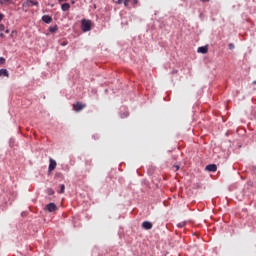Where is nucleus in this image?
Instances as JSON below:
<instances>
[{"mask_svg": "<svg viewBox=\"0 0 256 256\" xmlns=\"http://www.w3.org/2000/svg\"><path fill=\"white\" fill-rule=\"evenodd\" d=\"M82 31H84V33L91 31V22L89 20H82Z\"/></svg>", "mask_w": 256, "mask_h": 256, "instance_id": "f257e3e1", "label": "nucleus"}, {"mask_svg": "<svg viewBox=\"0 0 256 256\" xmlns=\"http://www.w3.org/2000/svg\"><path fill=\"white\" fill-rule=\"evenodd\" d=\"M85 107H87V105L81 102H77L76 104L73 105V109L74 111H76V113H79V111H83Z\"/></svg>", "mask_w": 256, "mask_h": 256, "instance_id": "f03ea898", "label": "nucleus"}, {"mask_svg": "<svg viewBox=\"0 0 256 256\" xmlns=\"http://www.w3.org/2000/svg\"><path fill=\"white\" fill-rule=\"evenodd\" d=\"M39 7V2L38 1H33V0H26L23 3V7Z\"/></svg>", "mask_w": 256, "mask_h": 256, "instance_id": "7ed1b4c3", "label": "nucleus"}, {"mask_svg": "<svg viewBox=\"0 0 256 256\" xmlns=\"http://www.w3.org/2000/svg\"><path fill=\"white\" fill-rule=\"evenodd\" d=\"M46 211H49V213H55L57 211V205L55 203H49L45 207Z\"/></svg>", "mask_w": 256, "mask_h": 256, "instance_id": "20e7f679", "label": "nucleus"}, {"mask_svg": "<svg viewBox=\"0 0 256 256\" xmlns=\"http://www.w3.org/2000/svg\"><path fill=\"white\" fill-rule=\"evenodd\" d=\"M142 229H145L146 231H149L150 229H153V224L149 221H144L142 223Z\"/></svg>", "mask_w": 256, "mask_h": 256, "instance_id": "39448f33", "label": "nucleus"}, {"mask_svg": "<svg viewBox=\"0 0 256 256\" xmlns=\"http://www.w3.org/2000/svg\"><path fill=\"white\" fill-rule=\"evenodd\" d=\"M205 170L209 171L210 173H215V171H217V165L216 164L207 165Z\"/></svg>", "mask_w": 256, "mask_h": 256, "instance_id": "423d86ee", "label": "nucleus"}, {"mask_svg": "<svg viewBox=\"0 0 256 256\" xmlns=\"http://www.w3.org/2000/svg\"><path fill=\"white\" fill-rule=\"evenodd\" d=\"M55 167H57V162L50 158L49 171H55Z\"/></svg>", "mask_w": 256, "mask_h": 256, "instance_id": "0eeeda50", "label": "nucleus"}, {"mask_svg": "<svg viewBox=\"0 0 256 256\" xmlns=\"http://www.w3.org/2000/svg\"><path fill=\"white\" fill-rule=\"evenodd\" d=\"M42 21L47 24L52 23L53 17H51L50 15H44L42 16Z\"/></svg>", "mask_w": 256, "mask_h": 256, "instance_id": "6e6552de", "label": "nucleus"}, {"mask_svg": "<svg viewBox=\"0 0 256 256\" xmlns=\"http://www.w3.org/2000/svg\"><path fill=\"white\" fill-rule=\"evenodd\" d=\"M198 53H202L203 55H205V53L209 52V48L207 46H202L198 48Z\"/></svg>", "mask_w": 256, "mask_h": 256, "instance_id": "1a4fd4ad", "label": "nucleus"}, {"mask_svg": "<svg viewBox=\"0 0 256 256\" xmlns=\"http://www.w3.org/2000/svg\"><path fill=\"white\" fill-rule=\"evenodd\" d=\"M0 77H9V71L7 69H0Z\"/></svg>", "mask_w": 256, "mask_h": 256, "instance_id": "9d476101", "label": "nucleus"}, {"mask_svg": "<svg viewBox=\"0 0 256 256\" xmlns=\"http://www.w3.org/2000/svg\"><path fill=\"white\" fill-rule=\"evenodd\" d=\"M62 11H69L71 9V5L69 3H64L61 6Z\"/></svg>", "mask_w": 256, "mask_h": 256, "instance_id": "9b49d317", "label": "nucleus"}, {"mask_svg": "<svg viewBox=\"0 0 256 256\" xmlns=\"http://www.w3.org/2000/svg\"><path fill=\"white\" fill-rule=\"evenodd\" d=\"M59 28L57 27V25H55V26H50L49 27V31H50V33H57V30H58Z\"/></svg>", "mask_w": 256, "mask_h": 256, "instance_id": "f8f14e48", "label": "nucleus"}, {"mask_svg": "<svg viewBox=\"0 0 256 256\" xmlns=\"http://www.w3.org/2000/svg\"><path fill=\"white\" fill-rule=\"evenodd\" d=\"M5 3H13L12 0H0V5H5Z\"/></svg>", "mask_w": 256, "mask_h": 256, "instance_id": "ddd939ff", "label": "nucleus"}, {"mask_svg": "<svg viewBox=\"0 0 256 256\" xmlns=\"http://www.w3.org/2000/svg\"><path fill=\"white\" fill-rule=\"evenodd\" d=\"M185 225H187L185 222H180V223L177 224V227L179 229H183V227H185Z\"/></svg>", "mask_w": 256, "mask_h": 256, "instance_id": "4468645a", "label": "nucleus"}, {"mask_svg": "<svg viewBox=\"0 0 256 256\" xmlns=\"http://www.w3.org/2000/svg\"><path fill=\"white\" fill-rule=\"evenodd\" d=\"M179 165H177V164H175L173 167H172V169H173V171H179Z\"/></svg>", "mask_w": 256, "mask_h": 256, "instance_id": "2eb2a0df", "label": "nucleus"}, {"mask_svg": "<svg viewBox=\"0 0 256 256\" xmlns=\"http://www.w3.org/2000/svg\"><path fill=\"white\" fill-rule=\"evenodd\" d=\"M59 193H65V185L64 184L61 185V189H60Z\"/></svg>", "mask_w": 256, "mask_h": 256, "instance_id": "dca6fc26", "label": "nucleus"}, {"mask_svg": "<svg viewBox=\"0 0 256 256\" xmlns=\"http://www.w3.org/2000/svg\"><path fill=\"white\" fill-rule=\"evenodd\" d=\"M228 47H229L230 50H233V49H235V44L230 43V44L228 45Z\"/></svg>", "mask_w": 256, "mask_h": 256, "instance_id": "f3484780", "label": "nucleus"}, {"mask_svg": "<svg viewBox=\"0 0 256 256\" xmlns=\"http://www.w3.org/2000/svg\"><path fill=\"white\" fill-rule=\"evenodd\" d=\"M0 65H5V58L0 57Z\"/></svg>", "mask_w": 256, "mask_h": 256, "instance_id": "a211bd4d", "label": "nucleus"}, {"mask_svg": "<svg viewBox=\"0 0 256 256\" xmlns=\"http://www.w3.org/2000/svg\"><path fill=\"white\" fill-rule=\"evenodd\" d=\"M129 1H131V0H124V6L125 7H129Z\"/></svg>", "mask_w": 256, "mask_h": 256, "instance_id": "6ab92c4d", "label": "nucleus"}, {"mask_svg": "<svg viewBox=\"0 0 256 256\" xmlns=\"http://www.w3.org/2000/svg\"><path fill=\"white\" fill-rule=\"evenodd\" d=\"M0 31H5V24H0Z\"/></svg>", "mask_w": 256, "mask_h": 256, "instance_id": "aec40b11", "label": "nucleus"}, {"mask_svg": "<svg viewBox=\"0 0 256 256\" xmlns=\"http://www.w3.org/2000/svg\"><path fill=\"white\" fill-rule=\"evenodd\" d=\"M115 3H116L117 5H121V3H123V0H115Z\"/></svg>", "mask_w": 256, "mask_h": 256, "instance_id": "412c9836", "label": "nucleus"}, {"mask_svg": "<svg viewBox=\"0 0 256 256\" xmlns=\"http://www.w3.org/2000/svg\"><path fill=\"white\" fill-rule=\"evenodd\" d=\"M5 17V15H3L2 13H0V21H3V18Z\"/></svg>", "mask_w": 256, "mask_h": 256, "instance_id": "4be33fe9", "label": "nucleus"}, {"mask_svg": "<svg viewBox=\"0 0 256 256\" xmlns=\"http://www.w3.org/2000/svg\"><path fill=\"white\" fill-rule=\"evenodd\" d=\"M61 45L65 47V45H67V41L62 42Z\"/></svg>", "mask_w": 256, "mask_h": 256, "instance_id": "5701e85b", "label": "nucleus"}, {"mask_svg": "<svg viewBox=\"0 0 256 256\" xmlns=\"http://www.w3.org/2000/svg\"><path fill=\"white\" fill-rule=\"evenodd\" d=\"M202 3H209V0H200Z\"/></svg>", "mask_w": 256, "mask_h": 256, "instance_id": "b1692460", "label": "nucleus"}, {"mask_svg": "<svg viewBox=\"0 0 256 256\" xmlns=\"http://www.w3.org/2000/svg\"><path fill=\"white\" fill-rule=\"evenodd\" d=\"M134 5H137L139 3V0H133Z\"/></svg>", "mask_w": 256, "mask_h": 256, "instance_id": "393cba45", "label": "nucleus"}, {"mask_svg": "<svg viewBox=\"0 0 256 256\" xmlns=\"http://www.w3.org/2000/svg\"><path fill=\"white\" fill-rule=\"evenodd\" d=\"M0 37L3 39L5 37V34L0 33Z\"/></svg>", "mask_w": 256, "mask_h": 256, "instance_id": "a878e982", "label": "nucleus"}, {"mask_svg": "<svg viewBox=\"0 0 256 256\" xmlns=\"http://www.w3.org/2000/svg\"><path fill=\"white\" fill-rule=\"evenodd\" d=\"M63 1H67V0H59V3H63Z\"/></svg>", "mask_w": 256, "mask_h": 256, "instance_id": "bb28decb", "label": "nucleus"}, {"mask_svg": "<svg viewBox=\"0 0 256 256\" xmlns=\"http://www.w3.org/2000/svg\"><path fill=\"white\" fill-rule=\"evenodd\" d=\"M127 115H129V114H128V113L124 114V116H122V118H123V117H127Z\"/></svg>", "mask_w": 256, "mask_h": 256, "instance_id": "cd10ccee", "label": "nucleus"}, {"mask_svg": "<svg viewBox=\"0 0 256 256\" xmlns=\"http://www.w3.org/2000/svg\"><path fill=\"white\" fill-rule=\"evenodd\" d=\"M253 85H256V80L253 81Z\"/></svg>", "mask_w": 256, "mask_h": 256, "instance_id": "c85d7f7f", "label": "nucleus"}, {"mask_svg": "<svg viewBox=\"0 0 256 256\" xmlns=\"http://www.w3.org/2000/svg\"><path fill=\"white\" fill-rule=\"evenodd\" d=\"M5 33H9V30H6Z\"/></svg>", "mask_w": 256, "mask_h": 256, "instance_id": "c756f323", "label": "nucleus"}]
</instances>
